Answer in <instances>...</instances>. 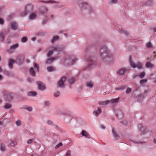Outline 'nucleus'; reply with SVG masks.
<instances>
[{"label":"nucleus","instance_id":"obj_1","mask_svg":"<svg viewBox=\"0 0 156 156\" xmlns=\"http://www.w3.org/2000/svg\"><path fill=\"white\" fill-rule=\"evenodd\" d=\"M129 61L131 67L134 68H141L142 67L143 65L141 62H138L136 63H135L132 60V57L131 56H129Z\"/></svg>","mask_w":156,"mask_h":156},{"label":"nucleus","instance_id":"obj_2","mask_svg":"<svg viewBox=\"0 0 156 156\" xmlns=\"http://www.w3.org/2000/svg\"><path fill=\"white\" fill-rule=\"evenodd\" d=\"M119 99L118 98L113 99L111 100H106L104 101H99L98 104L100 105H106L109 103H115L118 102Z\"/></svg>","mask_w":156,"mask_h":156},{"label":"nucleus","instance_id":"obj_3","mask_svg":"<svg viewBox=\"0 0 156 156\" xmlns=\"http://www.w3.org/2000/svg\"><path fill=\"white\" fill-rule=\"evenodd\" d=\"M66 78L63 76L58 82L57 83V87L58 88H63L65 87V83Z\"/></svg>","mask_w":156,"mask_h":156},{"label":"nucleus","instance_id":"obj_4","mask_svg":"<svg viewBox=\"0 0 156 156\" xmlns=\"http://www.w3.org/2000/svg\"><path fill=\"white\" fill-rule=\"evenodd\" d=\"M87 60V61L89 62L88 63V67H94L93 66L96 65V62L94 61L90 57H88Z\"/></svg>","mask_w":156,"mask_h":156},{"label":"nucleus","instance_id":"obj_5","mask_svg":"<svg viewBox=\"0 0 156 156\" xmlns=\"http://www.w3.org/2000/svg\"><path fill=\"white\" fill-rule=\"evenodd\" d=\"M49 49L50 50L47 53V56L49 57L52 55L54 51L58 50V48L56 47H51L49 48Z\"/></svg>","mask_w":156,"mask_h":156},{"label":"nucleus","instance_id":"obj_6","mask_svg":"<svg viewBox=\"0 0 156 156\" xmlns=\"http://www.w3.org/2000/svg\"><path fill=\"white\" fill-rule=\"evenodd\" d=\"M5 99L6 101H10L13 99V97L12 94L7 93L5 95Z\"/></svg>","mask_w":156,"mask_h":156},{"label":"nucleus","instance_id":"obj_7","mask_svg":"<svg viewBox=\"0 0 156 156\" xmlns=\"http://www.w3.org/2000/svg\"><path fill=\"white\" fill-rule=\"evenodd\" d=\"M2 71L3 72L5 75H7L8 76H12L13 75L12 73L10 71H7L5 69H0V72H1Z\"/></svg>","mask_w":156,"mask_h":156},{"label":"nucleus","instance_id":"obj_8","mask_svg":"<svg viewBox=\"0 0 156 156\" xmlns=\"http://www.w3.org/2000/svg\"><path fill=\"white\" fill-rule=\"evenodd\" d=\"M33 8V6L32 5L29 4L26 6L25 7V14L26 15L27 12L31 11Z\"/></svg>","mask_w":156,"mask_h":156},{"label":"nucleus","instance_id":"obj_9","mask_svg":"<svg viewBox=\"0 0 156 156\" xmlns=\"http://www.w3.org/2000/svg\"><path fill=\"white\" fill-rule=\"evenodd\" d=\"M81 134L82 136L85 137L89 139L90 138V134L85 130H83L82 131Z\"/></svg>","mask_w":156,"mask_h":156},{"label":"nucleus","instance_id":"obj_10","mask_svg":"<svg viewBox=\"0 0 156 156\" xmlns=\"http://www.w3.org/2000/svg\"><path fill=\"white\" fill-rule=\"evenodd\" d=\"M112 132L113 135V136L115 137V139L116 140H117L120 138V136L118 134L115 132L114 130L113 129H112Z\"/></svg>","mask_w":156,"mask_h":156},{"label":"nucleus","instance_id":"obj_11","mask_svg":"<svg viewBox=\"0 0 156 156\" xmlns=\"http://www.w3.org/2000/svg\"><path fill=\"white\" fill-rule=\"evenodd\" d=\"M101 112V110L100 108H98L97 110L94 111L93 114L96 116H98Z\"/></svg>","mask_w":156,"mask_h":156},{"label":"nucleus","instance_id":"obj_12","mask_svg":"<svg viewBox=\"0 0 156 156\" xmlns=\"http://www.w3.org/2000/svg\"><path fill=\"white\" fill-rule=\"evenodd\" d=\"M11 28L14 30H16L17 29L18 25L17 23L15 22H12L11 24Z\"/></svg>","mask_w":156,"mask_h":156},{"label":"nucleus","instance_id":"obj_13","mask_svg":"<svg viewBox=\"0 0 156 156\" xmlns=\"http://www.w3.org/2000/svg\"><path fill=\"white\" fill-rule=\"evenodd\" d=\"M38 88L41 90H44L45 89V87L43 83L40 81L37 82Z\"/></svg>","mask_w":156,"mask_h":156},{"label":"nucleus","instance_id":"obj_14","mask_svg":"<svg viewBox=\"0 0 156 156\" xmlns=\"http://www.w3.org/2000/svg\"><path fill=\"white\" fill-rule=\"evenodd\" d=\"M18 46V44H13L10 47V49L8 50V51L10 52H11L12 51L14 50L15 48H17Z\"/></svg>","mask_w":156,"mask_h":156},{"label":"nucleus","instance_id":"obj_15","mask_svg":"<svg viewBox=\"0 0 156 156\" xmlns=\"http://www.w3.org/2000/svg\"><path fill=\"white\" fill-rule=\"evenodd\" d=\"M57 59V58L56 57H53L51 58H50L48 59L46 62V63L47 64H50L53 61Z\"/></svg>","mask_w":156,"mask_h":156},{"label":"nucleus","instance_id":"obj_16","mask_svg":"<svg viewBox=\"0 0 156 156\" xmlns=\"http://www.w3.org/2000/svg\"><path fill=\"white\" fill-rule=\"evenodd\" d=\"M106 49V46H104L102 49L101 48V51L100 52V55L101 57H102V59H104V58H103V57L105 55V54L104 53L102 52L101 50H103V51L104 50L105 51Z\"/></svg>","mask_w":156,"mask_h":156},{"label":"nucleus","instance_id":"obj_17","mask_svg":"<svg viewBox=\"0 0 156 156\" xmlns=\"http://www.w3.org/2000/svg\"><path fill=\"white\" fill-rule=\"evenodd\" d=\"M75 80V79L73 77H71L68 79L69 83L70 85L73 84Z\"/></svg>","mask_w":156,"mask_h":156},{"label":"nucleus","instance_id":"obj_18","mask_svg":"<svg viewBox=\"0 0 156 156\" xmlns=\"http://www.w3.org/2000/svg\"><path fill=\"white\" fill-rule=\"evenodd\" d=\"M125 71V69H120L117 72V73L121 76L123 75Z\"/></svg>","mask_w":156,"mask_h":156},{"label":"nucleus","instance_id":"obj_19","mask_svg":"<svg viewBox=\"0 0 156 156\" xmlns=\"http://www.w3.org/2000/svg\"><path fill=\"white\" fill-rule=\"evenodd\" d=\"M87 86L88 87L92 88L94 87V84L91 81L87 82L86 83Z\"/></svg>","mask_w":156,"mask_h":156},{"label":"nucleus","instance_id":"obj_20","mask_svg":"<svg viewBox=\"0 0 156 156\" xmlns=\"http://www.w3.org/2000/svg\"><path fill=\"white\" fill-rule=\"evenodd\" d=\"M15 61L12 59H10L8 63L9 66V67L10 68L12 67V65L15 63Z\"/></svg>","mask_w":156,"mask_h":156},{"label":"nucleus","instance_id":"obj_21","mask_svg":"<svg viewBox=\"0 0 156 156\" xmlns=\"http://www.w3.org/2000/svg\"><path fill=\"white\" fill-rule=\"evenodd\" d=\"M36 95V92L34 91H31L27 93V95L29 96H35Z\"/></svg>","mask_w":156,"mask_h":156},{"label":"nucleus","instance_id":"obj_22","mask_svg":"<svg viewBox=\"0 0 156 156\" xmlns=\"http://www.w3.org/2000/svg\"><path fill=\"white\" fill-rule=\"evenodd\" d=\"M5 33L3 32H1L0 33V38L2 41H3L4 40V36Z\"/></svg>","mask_w":156,"mask_h":156},{"label":"nucleus","instance_id":"obj_23","mask_svg":"<svg viewBox=\"0 0 156 156\" xmlns=\"http://www.w3.org/2000/svg\"><path fill=\"white\" fill-rule=\"evenodd\" d=\"M5 108L6 109H9L12 107V105L10 104L6 103L4 106Z\"/></svg>","mask_w":156,"mask_h":156},{"label":"nucleus","instance_id":"obj_24","mask_svg":"<svg viewBox=\"0 0 156 156\" xmlns=\"http://www.w3.org/2000/svg\"><path fill=\"white\" fill-rule=\"evenodd\" d=\"M47 10V9L44 7H41L40 9V12L41 13H44V12H46Z\"/></svg>","mask_w":156,"mask_h":156},{"label":"nucleus","instance_id":"obj_25","mask_svg":"<svg viewBox=\"0 0 156 156\" xmlns=\"http://www.w3.org/2000/svg\"><path fill=\"white\" fill-rule=\"evenodd\" d=\"M125 86H122L116 88V90H122L126 89Z\"/></svg>","mask_w":156,"mask_h":156},{"label":"nucleus","instance_id":"obj_26","mask_svg":"<svg viewBox=\"0 0 156 156\" xmlns=\"http://www.w3.org/2000/svg\"><path fill=\"white\" fill-rule=\"evenodd\" d=\"M146 66L147 68H152L154 67L153 65L150 62H147L146 64Z\"/></svg>","mask_w":156,"mask_h":156},{"label":"nucleus","instance_id":"obj_27","mask_svg":"<svg viewBox=\"0 0 156 156\" xmlns=\"http://www.w3.org/2000/svg\"><path fill=\"white\" fill-rule=\"evenodd\" d=\"M0 150L2 151H4L5 150V145L3 144H1L0 146Z\"/></svg>","mask_w":156,"mask_h":156},{"label":"nucleus","instance_id":"obj_28","mask_svg":"<svg viewBox=\"0 0 156 156\" xmlns=\"http://www.w3.org/2000/svg\"><path fill=\"white\" fill-rule=\"evenodd\" d=\"M140 131V132L144 133L145 131V128L144 127H143L141 126L140 125V126H138Z\"/></svg>","mask_w":156,"mask_h":156},{"label":"nucleus","instance_id":"obj_29","mask_svg":"<svg viewBox=\"0 0 156 156\" xmlns=\"http://www.w3.org/2000/svg\"><path fill=\"white\" fill-rule=\"evenodd\" d=\"M34 69H30L29 70V72L30 74L33 76H34L35 75V73Z\"/></svg>","mask_w":156,"mask_h":156},{"label":"nucleus","instance_id":"obj_30","mask_svg":"<svg viewBox=\"0 0 156 156\" xmlns=\"http://www.w3.org/2000/svg\"><path fill=\"white\" fill-rule=\"evenodd\" d=\"M36 17V15L35 13H32L30 16V18L31 19H35Z\"/></svg>","mask_w":156,"mask_h":156},{"label":"nucleus","instance_id":"obj_31","mask_svg":"<svg viewBox=\"0 0 156 156\" xmlns=\"http://www.w3.org/2000/svg\"><path fill=\"white\" fill-rule=\"evenodd\" d=\"M146 47L147 48H151L153 47L151 43V42H149L147 43L146 45Z\"/></svg>","mask_w":156,"mask_h":156},{"label":"nucleus","instance_id":"obj_32","mask_svg":"<svg viewBox=\"0 0 156 156\" xmlns=\"http://www.w3.org/2000/svg\"><path fill=\"white\" fill-rule=\"evenodd\" d=\"M22 124L21 121L20 119L17 120L16 122V124L17 126H21Z\"/></svg>","mask_w":156,"mask_h":156},{"label":"nucleus","instance_id":"obj_33","mask_svg":"<svg viewBox=\"0 0 156 156\" xmlns=\"http://www.w3.org/2000/svg\"><path fill=\"white\" fill-rule=\"evenodd\" d=\"M11 145L12 147H14L16 144L17 142L16 141H11Z\"/></svg>","mask_w":156,"mask_h":156},{"label":"nucleus","instance_id":"obj_34","mask_svg":"<svg viewBox=\"0 0 156 156\" xmlns=\"http://www.w3.org/2000/svg\"><path fill=\"white\" fill-rule=\"evenodd\" d=\"M24 108L30 112L32 110V108L31 107L28 106H25Z\"/></svg>","mask_w":156,"mask_h":156},{"label":"nucleus","instance_id":"obj_35","mask_svg":"<svg viewBox=\"0 0 156 156\" xmlns=\"http://www.w3.org/2000/svg\"><path fill=\"white\" fill-rule=\"evenodd\" d=\"M107 57L108 58V59L107 60H108L110 62H112V55H111L110 56L108 55L107 56Z\"/></svg>","mask_w":156,"mask_h":156},{"label":"nucleus","instance_id":"obj_36","mask_svg":"<svg viewBox=\"0 0 156 156\" xmlns=\"http://www.w3.org/2000/svg\"><path fill=\"white\" fill-rule=\"evenodd\" d=\"M58 36H55L53 37V39L52 40V42L53 43L56 40H58Z\"/></svg>","mask_w":156,"mask_h":156},{"label":"nucleus","instance_id":"obj_37","mask_svg":"<svg viewBox=\"0 0 156 156\" xmlns=\"http://www.w3.org/2000/svg\"><path fill=\"white\" fill-rule=\"evenodd\" d=\"M147 79H144L140 80V84H142L144 83H146L147 82Z\"/></svg>","mask_w":156,"mask_h":156},{"label":"nucleus","instance_id":"obj_38","mask_svg":"<svg viewBox=\"0 0 156 156\" xmlns=\"http://www.w3.org/2000/svg\"><path fill=\"white\" fill-rule=\"evenodd\" d=\"M145 75V73L144 72H142L139 75V77L140 78H143Z\"/></svg>","mask_w":156,"mask_h":156},{"label":"nucleus","instance_id":"obj_39","mask_svg":"<svg viewBox=\"0 0 156 156\" xmlns=\"http://www.w3.org/2000/svg\"><path fill=\"white\" fill-rule=\"evenodd\" d=\"M27 39L26 37H24L22 38L21 41L22 42L24 43L27 41Z\"/></svg>","mask_w":156,"mask_h":156},{"label":"nucleus","instance_id":"obj_40","mask_svg":"<svg viewBox=\"0 0 156 156\" xmlns=\"http://www.w3.org/2000/svg\"><path fill=\"white\" fill-rule=\"evenodd\" d=\"M44 104L45 106L48 107L50 105V102L48 101H45L44 102Z\"/></svg>","mask_w":156,"mask_h":156},{"label":"nucleus","instance_id":"obj_41","mask_svg":"<svg viewBox=\"0 0 156 156\" xmlns=\"http://www.w3.org/2000/svg\"><path fill=\"white\" fill-rule=\"evenodd\" d=\"M62 145V142H60L58 144H57L55 147V149H56L58 148L59 147L61 146Z\"/></svg>","mask_w":156,"mask_h":156},{"label":"nucleus","instance_id":"obj_42","mask_svg":"<svg viewBox=\"0 0 156 156\" xmlns=\"http://www.w3.org/2000/svg\"><path fill=\"white\" fill-rule=\"evenodd\" d=\"M59 92L58 91H56L54 93V95L55 97H58L59 96Z\"/></svg>","mask_w":156,"mask_h":156},{"label":"nucleus","instance_id":"obj_43","mask_svg":"<svg viewBox=\"0 0 156 156\" xmlns=\"http://www.w3.org/2000/svg\"><path fill=\"white\" fill-rule=\"evenodd\" d=\"M47 123L49 125H54V124L52 122L51 120H48L47 121Z\"/></svg>","mask_w":156,"mask_h":156},{"label":"nucleus","instance_id":"obj_44","mask_svg":"<svg viewBox=\"0 0 156 156\" xmlns=\"http://www.w3.org/2000/svg\"><path fill=\"white\" fill-rule=\"evenodd\" d=\"M43 2L46 3H52L54 2V1L52 0H48Z\"/></svg>","mask_w":156,"mask_h":156},{"label":"nucleus","instance_id":"obj_45","mask_svg":"<svg viewBox=\"0 0 156 156\" xmlns=\"http://www.w3.org/2000/svg\"><path fill=\"white\" fill-rule=\"evenodd\" d=\"M71 155V151L70 150H69L67 151L66 154V156H70Z\"/></svg>","mask_w":156,"mask_h":156},{"label":"nucleus","instance_id":"obj_46","mask_svg":"<svg viewBox=\"0 0 156 156\" xmlns=\"http://www.w3.org/2000/svg\"><path fill=\"white\" fill-rule=\"evenodd\" d=\"M34 139H30L27 141V143L28 144H31L34 141Z\"/></svg>","mask_w":156,"mask_h":156},{"label":"nucleus","instance_id":"obj_47","mask_svg":"<svg viewBox=\"0 0 156 156\" xmlns=\"http://www.w3.org/2000/svg\"><path fill=\"white\" fill-rule=\"evenodd\" d=\"M131 89L130 88H127V90H126V93L128 94L131 92Z\"/></svg>","mask_w":156,"mask_h":156},{"label":"nucleus","instance_id":"obj_48","mask_svg":"<svg viewBox=\"0 0 156 156\" xmlns=\"http://www.w3.org/2000/svg\"><path fill=\"white\" fill-rule=\"evenodd\" d=\"M117 0H112L110 3L111 4H116L117 2Z\"/></svg>","mask_w":156,"mask_h":156},{"label":"nucleus","instance_id":"obj_49","mask_svg":"<svg viewBox=\"0 0 156 156\" xmlns=\"http://www.w3.org/2000/svg\"><path fill=\"white\" fill-rule=\"evenodd\" d=\"M27 81L31 83L33 82L34 81V80L31 78H29L27 79Z\"/></svg>","mask_w":156,"mask_h":156},{"label":"nucleus","instance_id":"obj_50","mask_svg":"<svg viewBox=\"0 0 156 156\" xmlns=\"http://www.w3.org/2000/svg\"><path fill=\"white\" fill-rule=\"evenodd\" d=\"M4 21L3 19L0 18V24L2 25H3L4 23Z\"/></svg>","mask_w":156,"mask_h":156},{"label":"nucleus","instance_id":"obj_51","mask_svg":"<svg viewBox=\"0 0 156 156\" xmlns=\"http://www.w3.org/2000/svg\"><path fill=\"white\" fill-rule=\"evenodd\" d=\"M34 67L35 68H39V66L38 65H37L36 63L34 62Z\"/></svg>","mask_w":156,"mask_h":156},{"label":"nucleus","instance_id":"obj_52","mask_svg":"<svg viewBox=\"0 0 156 156\" xmlns=\"http://www.w3.org/2000/svg\"><path fill=\"white\" fill-rule=\"evenodd\" d=\"M144 95L143 94H140L139 96V98L140 99H143L144 98Z\"/></svg>","mask_w":156,"mask_h":156},{"label":"nucleus","instance_id":"obj_53","mask_svg":"<svg viewBox=\"0 0 156 156\" xmlns=\"http://www.w3.org/2000/svg\"><path fill=\"white\" fill-rule=\"evenodd\" d=\"M47 70L48 72H51L55 71V69H47Z\"/></svg>","mask_w":156,"mask_h":156},{"label":"nucleus","instance_id":"obj_54","mask_svg":"<svg viewBox=\"0 0 156 156\" xmlns=\"http://www.w3.org/2000/svg\"><path fill=\"white\" fill-rule=\"evenodd\" d=\"M53 126H54V128H55L56 129L58 130L59 129V128L57 125H54H54H53Z\"/></svg>","mask_w":156,"mask_h":156},{"label":"nucleus","instance_id":"obj_55","mask_svg":"<svg viewBox=\"0 0 156 156\" xmlns=\"http://www.w3.org/2000/svg\"><path fill=\"white\" fill-rule=\"evenodd\" d=\"M76 60V58H75L72 61V63L71 64V65L73 64L75 62Z\"/></svg>","mask_w":156,"mask_h":156},{"label":"nucleus","instance_id":"obj_56","mask_svg":"<svg viewBox=\"0 0 156 156\" xmlns=\"http://www.w3.org/2000/svg\"><path fill=\"white\" fill-rule=\"evenodd\" d=\"M100 126H101V128H102V129H105V127L103 125H101Z\"/></svg>","mask_w":156,"mask_h":156},{"label":"nucleus","instance_id":"obj_57","mask_svg":"<svg viewBox=\"0 0 156 156\" xmlns=\"http://www.w3.org/2000/svg\"><path fill=\"white\" fill-rule=\"evenodd\" d=\"M153 142L154 143L156 144V140L155 139H154Z\"/></svg>","mask_w":156,"mask_h":156},{"label":"nucleus","instance_id":"obj_58","mask_svg":"<svg viewBox=\"0 0 156 156\" xmlns=\"http://www.w3.org/2000/svg\"><path fill=\"white\" fill-rule=\"evenodd\" d=\"M36 40V38L35 37H33L32 38V40L33 41H34Z\"/></svg>","mask_w":156,"mask_h":156},{"label":"nucleus","instance_id":"obj_59","mask_svg":"<svg viewBox=\"0 0 156 156\" xmlns=\"http://www.w3.org/2000/svg\"><path fill=\"white\" fill-rule=\"evenodd\" d=\"M26 62L27 63H29L30 62V60H29V59H27L26 60Z\"/></svg>","mask_w":156,"mask_h":156},{"label":"nucleus","instance_id":"obj_60","mask_svg":"<svg viewBox=\"0 0 156 156\" xmlns=\"http://www.w3.org/2000/svg\"><path fill=\"white\" fill-rule=\"evenodd\" d=\"M2 77L1 75H0V80H2Z\"/></svg>","mask_w":156,"mask_h":156},{"label":"nucleus","instance_id":"obj_61","mask_svg":"<svg viewBox=\"0 0 156 156\" xmlns=\"http://www.w3.org/2000/svg\"><path fill=\"white\" fill-rule=\"evenodd\" d=\"M3 122L2 121H0V125H2V124Z\"/></svg>","mask_w":156,"mask_h":156},{"label":"nucleus","instance_id":"obj_62","mask_svg":"<svg viewBox=\"0 0 156 156\" xmlns=\"http://www.w3.org/2000/svg\"><path fill=\"white\" fill-rule=\"evenodd\" d=\"M137 76V75H134L133 76V78H135L136 76Z\"/></svg>","mask_w":156,"mask_h":156},{"label":"nucleus","instance_id":"obj_63","mask_svg":"<svg viewBox=\"0 0 156 156\" xmlns=\"http://www.w3.org/2000/svg\"><path fill=\"white\" fill-rule=\"evenodd\" d=\"M119 114H122V112H121L120 111H119Z\"/></svg>","mask_w":156,"mask_h":156},{"label":"nucleus","instance_id":"obj_64","mask_svg":"<svg viewBox=\"0 0 156 156\" xmlns=\"http://www.w3.org/2000/svg\"><path fill=\"white\" fill-rule=\"evenodd\" d=\"M2 102V100L0 99V104H1Z\"/></svg>","mask_w":156,"mask_h":156}]
</instances>
